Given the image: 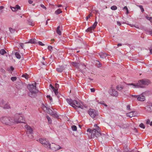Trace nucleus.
Here are the masks:
<instances>
[{
	"mask_svg": "<svg viewBox=\"0 0 152 152\" xmlns=\"http://www.w3.org/2000/svg\"><path fill=\"white\" fill-rule=\"evenodd\" d=\"M87 131L91 133V138H98L99 140L101 142H102L103 140V137H104L105 136L104 134H101L100 129L99 127H97L96 129H94L92 130L88 129Z\"/></svg>",
	"mask_w": 152,
	"mask_h": 152,
	"instance_id": "1",
	"label": "nucleus"
},
{
	"mask_svg": "<svg viewBox=\"0 0 152 152\" xmlns=\"http://www.w3.org/2000/svg\"><path fill=\"white\" fill-rule=\"evenodd\" d=\"M27 88L30 91L28 95L32 98L35 97L36 96V94L38 93V90L36 89V83H35L32 84L28 85Z\"/></svg>",
	"mask_w": 152,
	"mask_h": 152,
	"instance_id": "2",
	"label": "nucleus"
},
{
	"mask_svg": "<svg viewBox=\"0 0 152 152\" xmlns=\"http://www.w3.org/2000/svg\"><path fill=\"white\" fill-rule=\"evenodd\" d=\"M150 83L149 81L147 79H143L139 80L138 83H137L136 85H135L133 83H129L127 85H128L132 86L133 88H144V85H148Z\"/></svg>",
	"mask_w": 152,
	"mask_h": 152,
	"instance_id": "3",
	"label": "nucleus"
},
{
	"mask_svg": "<svg viewBox=\"0 0 152 152\" xmlns=\"http://www.w3.org/2000/svg\"><path fill=\"white\" fill-rule=\"evenodd\" d=\"M1 123L7 125H10L13 123V117L7 116L2 117L0 118Z\"/></svg>",
	"mask_w": 152,
	"mask_h": 152,
	"instance_id": "4",
	"label": "nucleus"
},
{
	"mask_svg": "<svg viewBox=\"0 0 152 152\" xmlns=\"http://www.w3.org/2000/svg\"><path fill=\"white\" fill-rule=\"evenodd\" d=\"M67 102L72 107L75 108L79 107L83 109V106L81 105L80 103L78 101L75 100H73L71 99H66Z\"/></svg>",
	"mask_w": 152,
	"mask_h": 152,
	"instance_id": "5",
	"label": "nucleus"
},
{
	"mask_svg": "<svg viewBox=\"0 0 152 152\" xmlns=\"http://www.w3.org/2000/svg\"><path fill=\"white\" fill-rule=\"evenodd\" d=\"M13 123H24L25 121L23 116L20 114H16L13 117Z\"/></svg>",
	"mask_w": 152,
	"mask_h": 152,
	"instance_id": "6",
	"label": "nucleus"
},
{
	"mask_svg": "<svg viewBox=\"0 0 152 152\" xmlns=\"http://www.w3.org/2000/svg\"><path fill=\"white\" fill-rule=\"evenodd\" d=\"M37 141L42 144L46 148H50V144L49 141L46 140V139L41 138Z\"/></svg>",
	"mask_w": 152,
	"mask_h": 152,
	"instance_id": "7",
	"label": "nucleus"
},
{
	"mask_svg": "<svg viewBox=\"0 0 152 152\" xmlns=\"http://www.w3.org/2000/svg\"><path fill=\"white\" fill-rule=\"evenodd\" d=\"M131 96L137 98L138 101L143 102L145 100V97L144 95V93H142L141 94L138 95H132Z\"/></svg>",
	"mask_w": 152,
	"mask_h": 152,
	"instance_id": "8",
	"label": "nucleus"
},
{
	"mask_svg": "<svg viewBox=\"0 0 152 152\" xmlns=\"http://www.w3.org/2000/svg\"><path fill=\"white\" fill-rule=\"evenodd\" d=\"M88 114L92 118H94L98 115L97 112L94 109H90L88 111Z\"/></svg>",
	"mask_w": 152,
	"mask_h": 152,
	"instance_id": "9",
	"label": "nucleus"
},
{
	"mask_svg": "<svg viewBox=\"0 0 152 152\" xmlns=\"http://www.w3.org/2000/svg\"><path fill=\"white\" fill-rule=\"evenodd\" d=\"M51 146L50 145V146ZM62 148L59 145L56 144L54 143H52L51 147H50V148L49 149L55 151H57Z\"/></svg>",
	"mask_w": 152,
	"mask_h": 152,
	"instance_id": "10",
	"label": "nucleus"
},
{
	"mask_svg": "<svg viewBox=\"0 0 152 152\" xmlns=\"http://www.w3.org/2000/svg\"><path fill=\"white\" fill-rule=\"evenodd\" d=\"M109 92L112 96H116L118 95V92L113 87L111 88Z\"/></svg>",
	"mask_w": 152,
	"mask_h": 152,
	"instance_id": "11",
	"label": "nucleus"
},
{
	"mask_svg": "<svg viewBox=\"0 0 152 152\" xmlns=\"http://www.w3.org/2000/svg\"><path fill=\"white\" fill-rule=\"evenodd\" d=\"M97 24V22L96 21H95L92 26L88 28L86 30V31L87 32H91V31L94 30Z\"/></svg>",
	"mask_w": 152,
	"mask_h": 152,
	"instance_id": "12",
	"label": "nucleus"
},
{
	"mask_svg": "<svg viewBox=\"0 0 152 152\" xmlns=\"http://www.w3.org/2000/svg\"><path fill=\"white\" fill-rule=\"evenodd\" d=\"M137 115L136 113L134 111H130L126 114V115L127 116L131 118L132 117H134L136 116Z\"/></svg>",
	"mask_w": 152,
	"mask_h": 152,
	"instance_id": "13",
	"label": "nucleus"
},
{
	"mask_svg": "<svg viewBox=\"0 0 152 152\" xmlns=\"http://www.w3.org/2000/svg\"><path fill=\"white\" fill-rule=\"evenodd\" d=\"M25 127L26 130V133L33 132V129L28 125H26L25 126Z\"/></svg>",
	"mask_w": 152,
	"mask_h": 152,
	"instance_id": "14",
	"label": "nucleus"
},
{
	"mask_svg": "<svg viewBox=\"0 0 152 152\" xmlns=\"http://www.w3.org/2000/svg\"><path fill=\"white\" fill-rule=\"evenodd\" d=\"M50 87L52 89V91L54 92L56 95L58 97L59 94L57 91V89H55L54 87H53L51 84L50 85Z\"/></svg>",
	"mask_w": 152,
	"mask_h": 152,
	"instance_id": "15",
	"label": "nucleus"
},
{
	"mask_svg": "<svg viewBox=\"0 0 152 152\" xmlns=\"http://www.w3.org/2000/svg\"><path fill=\"white\" fill-rule=\"evenodd\" d=\"M146 108L148 111L149 112H152V104L151 103L149 104L146 107Z\"/></svg>",
	"mask_w": 152,
	"mask_h": 152,
	"instance_id": "16",
	"label": "nucleus"
},
{
	"mask_svg": "<svg viewBox=\"0 0 152 152\" xmlns=\"http://www.w3.org/2000/svg\"><path fill=\"white\" fill-rule=\"evenodd\" d=\"M71 64L72 66L75 67L76 68L79 69V67L80 64L78 63H77L76 62H72L71 63Z\"/></svg>",
	"mask_w": 152,
	"mask_h": 152,
	"instance_id": "17",
	"label": "nucleus"
},
{
	"mask_svg": "<svg viewBox=\"0 0 152 152\" xmlns=\"http://www.w3.org/2000/svg\"><path fill=\"white\" fill-rule=\"evenodd\" d=\"M2 105H3V107L4 109H9L10 108V106L8 103H5V102Z\"/></svg>",
	"mask_w": 152,
	"mask_h": 152,
	"instance_id": "18",
	"label": "nucleus"
},
{
	"mask_svg": "<svg viewBox=\"0 0 152 152\" xmlns=\"http://www.w3.org/2000/svg\"><path fill=\"white\" fill-rule=\"evenodd\" d=\"M56 70L59 72H61L64 69V68L62 66H59L56 69Z\"/></svg>",
	"mask_w": 152,
	"mask_h": 152,
	"instance_id": "19",
	"label": "nucleus"
},
{
	"mask_svg": "<svg viewBox=\"0 0 152 152\" xmlns=\"http://www.w3.org/2000/svg\"><path fill=\"white\" fill-rule=\"evenodd\" d=\"M37 41L35 39H31L28 42H25V43H30L31 44H35L37 43Z\"/></svg>",
	"mask_w": 152,
	"mask_h": 152,
	"instance_id": "20",
	"label": "nucleus"
},
{
	"mask_svg": "<svg viewBox=\"0 0 152 152\" xmlns=\"http://www.w3.org/2000/svg\"><path fill=\"white\" fill-rule=\"evenodd\" d=\"M124 88V86L122 85H119L117 86L116 89L118 90L121 91Z\"/></svg>",
	"mask_w": 152,
	"mask_h": 152,
	"instance_id": "21",
	"label": "nucleus"
},
{
	"mask_svg": "<svg viewBox=\"0 0 152 152\" xmlns=\"http://www.w3.org/2000/svg\"><path fill=\"white\" fill-rule=\"evenodd\" d=\"M100 56L101 58H104L107 56V55L105 53H100Z\"/></svg>",
	"mask_w": 152,
	"mask_h": 152,
	"instance_id": "22",
	"label": "nucleus"
},
{
	"mask_svg": "<svg viewBox=\"0 0 152 152\" xmlns=\"http://www.w3.org/2000/svg\"><path fill=\"white\" fill-rule=\"evenodd\" d=\"M27 135L30 138L32 139L33 138V133L32 132V133H26Z\"/></svg>",
	"mask_w": 152,
	"mask_h": 152,
	"instance_id": "23",
	"label": "nucleus"
},
{
	"mask_svg": "<svg viewBox=\"0 0 152 152\" xmlns=\"http://www.w3.org/2000/svg\"><path fill=\"white\" fill-rule=\"evenodd\" d=\"M95 65L96 66L98 67H100L101 66V64H100V62L97 61H95Z\"/></svg>",
	"mask_w": 152,
	"mask_h": 152,
	"instance_id": "24",
	"label": "nucleus"
},
{
	"mask_svg": "<svg viewBox=\"0 0 152 152\" xmlns=\"http://www.w3.org/2000/svg\"><path fill=\"white\" fill-rule=\"evenodd\" d=\"M60 26H58L57 28L56 29V32L59 35H61V31L60 30Z\"/></svg>",
	"mask_w": 152,
	"mask_h": 152,
	"instance_id": "25",
	"label": "nucleus"
},
{
	"mask_svg": "<svg viewBox=\"0 0 152 152\" xmlns=\"http://www.w3.org/2000/svg\"><path fill=\"white\" fill-rule=\"evenodd\" d=\"M41 107L44 111H46L48 110V107L43 104H42Z\"/></svg>",
	"mask_w": 152,
	"mask_h": 152,
	"instance_id": "26",
	"label": "nucleus"
},
{
	"mask_svg": "<svg viewBox=\"0 0 152 152\" xmlns=\"http://www.w3.org/2000/svg\"><path fill=\"white\" fill-rule=\"evenodd\" d=\"M15 55L17 58L19 59L21 58V56L18 52H16L15 53Z\"/></svg>",
	"mask_w": 152,
	"mask_h": 152,
	"instance_id": "27",
	"label": "nucleus"
},
{
	"mask_svg": "<svg viewBox=\"0 0 152 152\" xmlns=\"http://www.w3.org/2000/svg\"><path fill=\"white\" fill-rule=\"evenodd\" d=\"M62 11L61 10V9H59L55 11V13L56 15H58L62 13Z\"/></svg>",
	"mask_w": 152,
	"mask_h": 152,
	"instance_id": "28",
	"label": "nucleus"
},
{
	"mask_svg": "<svg viewBox=\"0 0 152 152\" xmlns=\"http://www.w3.org/2000/svg\"><path fill=\"white\" fill-rule=\"evenodd\" d=\"M6 53V51L4 49H1L0 50V53L2 55H4Z\"/></svg>",
	"mask_w": 152,
	"mask_h": 152,
	"instance_id": "29",
	"label": "nucleus"
},
{
	"mask_svg": "<svg viewBox=\"0 0 152 152\" xmlns=\"http://www.w3.org/2000/svg\"><path fill=\"white\" fill-rule=\"evenodd\" d=\"M22 76L25 78L26 79H28L29 77L28 75L26 74H23Z\"/></svg>",
	"mask_w": 152,
	"mask_h": 152,
	"instance_id": "30",
	"label": "nucleus"
},
{
	"mask_svg": "<svg viewBox=\"0 0 152 152\" xmlns=\"http://www.w3.org/2000/svg\"><path fill=\"white\" fill-rule=\"evenodd\" d=\"M126 109L128 111L130 112L131 111V110L130 108V106L129 105H128L126 106Z\"/></svg>",
	"mask_w": 152,
	"mask_h": 152,
	"instance_id": "31",
	"label": "nucleus"
},
{
	"mask_svg": "<svg viewBox=\"0 0 152 152\" xmlns=\"http://www.w3.org/2000/svg\"><path fill=\"white\" fill-rule=\"evenodd\" d=\"M72 129L74 131H76L77 130V128L76 126L73 125L72 126Z\"/></svg>",
	"mask_w": 152,
	"mask_h": 152,
	"instance_id": "32",
	"label": "nucleus"
},
{
	"mask_svg": "<svg viewBox=\"0 0 152 152\" xmlns=\"http://www.w3.org/2000/svg\"><path fill=\"white\" fill-rule=\"evenodd\" d=\"M47 111L50 114L52 115L53 114V112L52 110L48 108V110Z\"/></svg>",
	"mask_w": 152,
	"mask_h": 152,
	"instance_id": "33",
	"label": "nucleus"
},
{
	"mask_svg": "<svg viewBox=\"0 0 152 152\" xmlns=\"http://www.w3.org/2000/svg\"><path fill=\"white\" fill-rule=\"evenodd\" d=\"M117 7L115 6H113L111 7V9L113 10H115L117 9Z\"/></svg>",
	"mask_w": 152,
	"mask_h": 152,
	"instance_id": "34",
	"label": "nucleus"
},
{
	"mask_svg": "<svg viewBox=\"0 0 152 152\" xmlns=\"http://www.w3.org/2000/svg\"><path fill=\"white\" fill-rule=\"evenodd\" d=\"M46 118L48 120L49 123V124H51V120L50 118L48 116H47Z\"/></svg>",
	"mask_w": 152,
	"mask_h": 152,
	"instance_id": "35",
	"label": "nucleus"
},
{
	"mask_svg": "<svg viewBox=\"0 0 152 152\" xmlns=\"http://www.w3.org/2000/svg\"><path fill=\"white\" fill-rule=\"evenodd\" d=\"M11 79L12 81H14L16 80L17 78L15 77H11Z\"/></svg>",
	"mask_w": 152,
	"mask_h": 152,
	"instance_id": "36",
	"label": "nucleus"
},
{
	"mask_svg": "<svg viewBox=\"0 0 152 152\" xmlns=\"http://www.w3.org/2000/svg\"><path fill=\"white\" fill-rule=\"evenodd\" d=\"M139 126H140V127L142 129H144L145 128V126L144 125V124L142 123L140 124Z\"/></svg>",
	"mask_w": 152,
	"mask_h": 152,
	"instance_id": "37",
	"label": "nucleus"
},
{
	"mask_svg": "<svg viewBox=\"0 0 152 152\" xmlns=\"http://www.w3.org/2000/svg\"><path fill=\"white\" fill-rule=\"evenodd\" d=\"M5 102V101L3 100H0V107L1 106V104H4Z\"/></svg>",
	"mask_w": 152,
	"mask_h": 152,
	"instance_id": "38",
	"label": "nucleus"
},
{
	"mask_svg": "<svg viewBox=\"0 0 152 152\" xmlns=\"http://www.w3.org/2000/svg\"><path fill=\"white\" fill-rule=\"evenodd\" d=\"M138 7H140V8L141 9V11L142 12H143L144 11V10L142 6L139 5V6H138Z\"/></svg>",
	"mask_w": 152,
	"mask_h": 152,
	"instance_id": "39",
	"label": "nucleus"
},
{
	"mask_svg": "<svg viewBox=\"0 0 152 152\" xmlns=\"http://www.w3.org/2000/svg\"><path fill=\"white\" fill-rule=\"evenodd\" d=\"M4 7L3 6H1L0 7V14L1 13L3 12V9L4 8Z\"/></svg>",
	"mask_w": 152,
	"mask_h": 152,
	"instance_id": "40",
	"label": "nucleus"
},
{
	"mask_svg": "<svg viewBox=\"0 0 152 152\" xmlns=\"http://www.w3.org/2000/svg\"><path fill=\"white\" fill-rule=\"evenodd\" d=\"M98 102L99 103V104H101L104 105L106 107H107V104L104 103L103 101H101L100 102Z\"/></svg>",
	"mask_w": 152,
	"mask_h": 152,
	"instance_id": "41",
	"label": "nucleus"
},
{
	"mask_svg": "<svg viewBox=\"0 0 152 152\" xmlns=\"http://www.w3.org/2000/svg\"><path fill=\"white\" fill-rule=\"evenodd\" d=\"M124 9L126 10V13L128 14L129 13V11L128 8L126 7V6H125L124 8Z\"/></svg>",
	"mask_w": 152,
	"mask_h": 152,
	"instance_id": "42",
	"label": "nucleus"
},
{
	"mask_svg": "<svg viewBox=\"0 0 152 152\" xmlns=\"http://www.w3.org/2000/svg\"><path fill=\"white\" fill-rule=\"evenodd\" d=\"M9 29H10V32L11 33H13L14 32L15 30L13 29L12 28H10Z\"/></svg>",
	"mask_w": 152,
	"mask_h": 152,
	"instance_id": "43",
	"label": "nucleus"
},
{
	"mask_svg": "<svg viewBox=\"0 0 152 152\" xmlns=\"http://www.w3.org/2000/svg\"><path fill=\"white\" fill-rule=\"evenodd\" d=\"M92 16V15L90 13L89 14L87 17H86V19L87 20L88 19V18H90V17Z\"/></svg>",
	"mask_w": 152,
	"mask_h": 152,
	"instance_id": "44",
	"label": "nucleus"
},
{
	"mask_svg": "<svg viewBox=\"0 0 152 152\" xmlns=\"http://www.w3.org/2000/svg\"><path fill=\"white\" fill-rule=\"evenodd\" d=\"M48 49L51 51L53 50V47L51 46H49L48 47Z\"/></svg>",
	"mask_w": 152,
	"mask_h": 152,
	"instance_id": "45",
	"label": "nucleus"
},
{
	"mask_svg": "<svg viewBox=\"0 0 152 152\" xmlns=\"http://www.w3.org/2000/svg\"><path fill=\"white\" fill-rule=\"evenodd\" d=\"M15 7L16 8L17 10H18L20 9V7L18 5H16L15 6Z\"/></svg>",
	"mask_w": 152,
	"mask_h": 152,
	"instance_id": "46",
	"label": "nucleus"
},
{
	"mask_svg": "<svg viewBox=\"0 0 152 152\" xmlns=\"http://www.w3.org/2000/svg\"><path fill=\"white\" fill-rule=\"evenodd\" d=\"M11 8L12 10L13 11H16L17 10H16V8L15 7H11Z\"/></svg>",
	"mask_w": 152,
	"mask_h": 152,
	"instance_id": "47",
	"label": "nucleus"
},
{
	"mask_svg": "<svg viewBox=\"0 0 152 152\" xmlns=\"http://www.w3.org/2000/svg\"><path fill=\"white\" fill-rule=\"evenodd\" d=\"M46 97L48 98H49L50 100L52 101V98L50 97V95H47Z\"/></svg>",
	"mask_w": 152,
	"mask_h": 152,
	"instance_id": "48",
	"label": "nucleus"
},
{
	"mask_svg": "<svg viewBox=\"0 0 152 152\" xmlns=\"http://www.w3.org/2000/svg\"><path fill=\"white\" fill-rule=\"evenodd\" d=\"M59 87V85L58 84L56 83L55 85V89H57L58 90V89Z\"/></svg>",
	"mask_w": 152,
	"mask_h": 152,
	"instance_id": "49",
	"label": "nucleus"
},
{
	"mask_svg": "<svg viewBox=\"0 0 152 152\" xmlns=\"http://www.w3.org/2000/svg\"><path fill=\"white\" fill-rule=\"evenodd\" d=\"M38 44L41 46H44L45 45L43 44L42 42L39 41L38 42Z\"/></svg>",
	"mask_w": 152,
	"mask_h": 152,
	"instance_id": "50",
	"label": "nucleus"
},
{
	"mask_svg": "<svg viewBox=\"0 0 152 152\" xmlns=\"http://www.w3.org/2000/svg\"><path fill=\"white\" fill-rule=\"evenodd\" d=\"M40 6L43 9L46 10V8L43 4H41Z\"/></svg>",
	"mask_w": 152,
	"mask_h": 152,
	"instance_id": "51",
	"label": "nucleus"
},
{
	"mask_svg": "<svg viewBox=\"0 0 152 152\" xmlns=\"http://www.w3.org/2000/svg\"><path fill=\"white\" fill-rule=\"evenodd\" d=\"M150 123H151L150 121L148 119L147 120L146 123L147 124H150Z\"/></svg>",
	"mask_w": 152,
	"mask_h": 152,
	"instance_id": "52",
	"label": "nucleus"
},
{
	"mask_svg": "<svg viewBox=\"0 0 152 152\" xmlns=\"http://www.w3.org/2000/svg\"><path fill=\"white\" fill-rule=\"evenodd\" d=\"M91 91L92 92H94L95 91V89L94 88H92L91 89Z\"/></svg>",
	"mask_w": 152,
	"mask_h": 152,
	"instance_id": "53",
	"label": "nucleus"
},
{
	"mask_svg": "<svg viewBox=\"0 0 152 152\" xmlns=\"http://www.w3.org/2000/svg\"><path fill=\"white\" fill-rule=\"evenodd\" d=\"M121 127L123 128H125L127 127V126L126 124H124Z\"/></svg>",
	"mask_w": 152,
	"mask_h": 152,
	"instance_id": "54",
	"label": "nucleus"
},
{
	"mask_svg": "<svg viewBox=\"0 0 152 152\" xmlns=\"http://www.w3.org/2000/svg\"><path fill=\"white\" fill-rule=\"evenodd\" d=\"M28 2L29 4H31L33 3V1L32 0H30L28 1Z\"/></svg>",
	"mask_w": 152,
	"mask_h": 152,
	"instance_id": "55",
	"label": "nucleus"
},
{
	"mask_svg": "<svg viewBox=\"0 0 152 152\" xmlns=\"http://www.w3.org/2000/svg\"><path fill=\"white\" fill-rule=\"evenodd\" d=\"M20 46L22 48H23V43H20Z\"/></svg>",
	"mask_w": 152,
	"mask_h": 152,
	"instance_id": "56",
	"label": "nucleus"
},
{
	"mask_svg": "<svg viewBox=\"0 0 152 152\" xmlns=\"http://www.w3.org/2000/svg\"><path fill=\"white\" fill-rule=\"evenodd\" d=\"M146 18L148 19V20H150V19H151V17H149L148 16H146V17H145Z\"/></svg>",
	"mask_w": 152,
	"mask_h": 152,
	"instance_id": "57",
	"label": "nucleus"
},
{
	"mask_svg": "<svg viewBox=\"0 0 152 152\" xmlns=\"http://www.w3.org/2000/svg\"><path fill=\"white\" fill-rule=\"evenodd\" d=\"M94 126L95 127V128L94 129H96L97 128V127H99L98 126H97V124H94Z\"/></svg>",
	"mask_w": 152,
	"mask_h": 152,
	"instance_id": "58",
	"label": "nucleus"
},
{
	"mask_svg": "<svg viewBox=\"0 0 152 152\" xmlns=\"http://www.w3.org/2000/svg\"><path fill=\"white\" fill-rule=\"evenodd\" d=\"M117 25L119 26H121V23L119 21H117Z\"/></svg>",
	"mask_w": 152,
	"mask_h": 152,
	"instance_id": "59",
	"label": "nucleus"
},
{
	"mask_svg": "<svg viewBox=\"0 0 152 152\" xmlns=\"http://www.w3.org/2000/svg\"><path fill=\"white\" fill-rule=\"evenodd\" d=\"M81 65L83 66V69H86V66L85 65H84V64H82Z\"/></svg>",
	"mask_w": 152,
	"mask_h": 152,
	"instance_id": "60",
	"label": "nucleus"
},
{
	"mask_svg": "<svg viewBox=\"0 0 152 152\" xmlns=\"http://www.w3.org/2000/svg\"><path fill=\"white\" fill-rule=\"evenodd\" d=\"M54 115L55 117L56 118H57L58 117L57 114L56 113H55L54 114Z\"/></svg>",
	"mask_w": 152,
	"mask_h": 152,
	"instance_id": "61",
	"label": "nucleus"
},
{
	"mask_svg": "<svg viewBox=\"0 0 152 152\" xmlns=\"http://www.w3.org/2000/svg\"><path fill=\"white\" fill-rule=\"evenodd\" d=\"M10 69L12 71H13L14 69V68L12 66L10 67Z\"/></svg>",
	"mask_w": 152,
	"mask_h": 152,
	"instance_id": "62",
	"label": "nucleus"
},
{
	"mask_svg": "<svg viewBox=\"0 0 152 152\" xmlns=\"http://www.w3.org/2000/svg\"><path fill=\"white\" fill-rule=\"evenodd\" d=\"M29 24L32 26H33L34 25V24L33 23H29Z\"/></svg>",
	"mask_w": 152,
	"mask_h": 152,
	"instance_id": "63",
	"label": "nucleus"
},
{
	"mask_svg": "<svg viewBox=\"0 0 152 152\" xmlns=\"http://www.w3.org/2000/svg\"><path fill=\"white\" fill-rule=\"evenodd\" d=\"M150 53L151 54H152V48L150 50Z\"/></svg>",
	"mask_w": 152,
	"mask_h": 152,
	"instance_id": "64",
	"label": "nucleus"
}]
</instances>
